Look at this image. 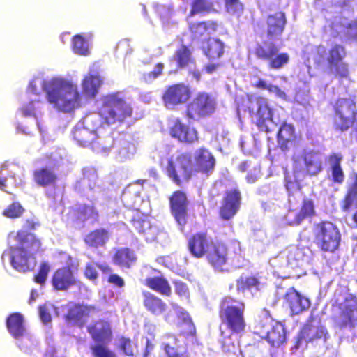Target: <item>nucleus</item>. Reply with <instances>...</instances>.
Returning a JSON list of instances; mask_svg holds the SVG:
<instances>
[{
    "mask_svg": "<svg viewBox=\"0 0 357 357\" xmlns=\"http://www.w3.org/2000/svg\"><path fill=\"white\" fill-rule=\"evenodd\" d=\"M345 32L349 38L357 40V19L356 21L349 24Z\"/></svg>",
    "mask_w": 357,
    "mask_h": 357,
    "instance_id": "obj_63",
    "label": "nucleus"
},
{
    "mask_svg": "<svg viewBox=\"0 0 357 357\" xmlns=\"http://www.w3.org/2000/svg\"><path fill=\"white\" fill-rule=\"evenodd\" d=\"M213 238L207 234L199 232L193 234L188 242V247L190 254L196 258H202L206 255L211 249Z\"/></svg>",
    "mask_w": 357,
    "mask_h": 357,
    "instance_id": "obj_18",
    "label": "nucleus"
},
{
    "mask_svg": "<svg viewBox=\"0 0 357 357\" xmlns=\"http://www.w3.org/2000/svg\"><path fill=\"white\" fill-rule=\"evenodd\" d=\"M205 54L211 59L220 58L224 52V44L219 39L209 38L204 47Z\"/></svg>",
    "mask_w": 357,
    "mask_h": 357,
    "instance_id": "obj_41",
    "label": "nucleus"
},
{
    "mask_svg": "<svg viewBox=\"0 0 357 357\" xmlns=\"http://www.w3.org/2000/svg\"><path fill=\"white\" fill-rule=\"evenodd\" d=\"M289 61V55L287 53H276L268 62V68L279 70L286 66Z\"/></svg>",
    "mask_w": 357,
    "mask_h": 357,
    "instance_id": "obj_48",
    "label": "nucleus"
},
{
    "mask_svg": "<svg viewBox=\"0 0 357 357\" xmlns=\"http://www.w3.org/2000/svg\"><path fill=\"white\" fill-rule=\"evenodd\" d=\"M264 283L255 276L241 275L236 280V289L238 293L245 294L250 292L252 295L259 291Z\"/></svg>",
    "mask_w": 357,
    "mask_h": 357,
    "instance_id": "obj_32",
    "label": "nucleus"
},
{
    "mask_svg": "<svg viewBox=\"0 0 357 357\" xmlns=\"http://www.w3.org/2000/svg\"><path fill=\"white\" fill-rule=\"evenodd\" d=\"M90 38V34H77L73 36L71 40L73 52L80 56H89L91 52Z\"/></svg>",
    "mask_w": 357,
    "mask_h": 357,
    "instance_id": "obj_37",
    "label": "nucleus"
},
{
    "mask_svg": "<svg viewBox=\"0 0 357 357\" xmlns=\"http://www.w3.org/2000/svg\"><path fill=\"white\" fill-rule=\"evenodd\" d=\"M143 303L145 308L155 315L162 314L166 310L167 305L160 298L150 292L143 293Z\"/></svg>",
    "mask_w": 357,
    "mask_h": 357,
    "instance_id": "obj_35",
    "label": "nucleus"
},
{
    "mask_svg": "<svg viewBox=\"0 0 357 357\" xmlns=\"http://www.w3.org/2000/svg\"><path fill=\"white\" fill-rule=\"evenodd\" d=\"M172 62H175L178 68H185L192 62L191 52L189 49L184 45L179 47L174 54Z\"/></svg>",
    "mask_w": 357,
    "mask_h": 357,
    "instance_id": "obj_46",
    "label": "nucleus"
},
{
    "mask_svg": "<svg viewBox=\"0 0 357 357\" xmlns=\"http://www.w3.org/2000/svg\"><path fill=\"white\" fill-rule=\"evenodd\" d=\"M185 340L183 334L177 337L167 334L162 337L160 347L167 357H190L186 349Z\"/></svg>",
    "mask_w": 357,
    "mask_h": 357,
    "instance_id": "obj_15",
    "label": "nucleus"
},
{
    "mask_svg": "<svg viewBox=\"0 0 357 357\" xmlns=\"http://www.w3.org/2000/svg\"><path fill=\"white\" fill-rule=\"evenodd\" d=\"M285 220L289 225H299L303 221L299 212L295 211H289L285 216Z\"/></svg>",
    "mask_w": 357,
    "mask_h": 357,
    "instance_id": "obj_59",
    "label": "nucleus"
},
{
    "mask_svg": "<svg viewBox=\"0 0 357 357\" xmlns=\"http://www.w3.org/2000/svg\"><path fill=\"white\" fill-rule=\"evenodd\" d=\"M314 242L325 252H334L339 246L341 239L337 227L331 222L324 221L314 224L313 227Z\"/></svg>",
    "mask_w": 357,
    "mask_h": 357,
    "instance_id": "obj_7",
    "label": "nucleus"
},
{
    "mask_svg": "<svg viewBox=\"0 0 357 357\" xmlns=\"http://www.w3.org/2000/svg\"><path fill=\"white\" fill-rule=\"evenodd\" d=\"M136 256L133 250L128 248L118 250L114 256V263L121 267L130 268L136 261Z\"/></svg>",
    "mask_w": 357,
    "mask_h": 357,
    "instance_id": "obj_39",
    "label": "nucleus"
},
{
    "mask_svg": "<svg viewBox=\"0 0 357 357\" xmlns=\"http://www.w3.org/2000/svg\"><path fill=\"white\" fill-rule=\"evenodd\" d=\"M299 213L303 220L314 215L315 210L313 202L310 199H304Z\"/></svg>",
    "mask_w": 357,
    "mask_h": 357,
    "instance_id": "obj_55",
    "label": "nucleus"
},
{
    "mask_svg": "<svg viewBox=\"0 0 357 357\" xmlns=\"http://www.w3.org/2000/svg\"><path fill=\"white\" fill-rule=\"evenodd\" d=\"M260 176V169L258 167H254L248 172L246 176V181L249 183H254L258 180Z\"/></svg>",
    "mask_w": 357,
    "mask_h": 357,
    "instance_id": "obj_62",
    "label": "nucleus"
},
{
    "mask_svg": "<svg viewBox=\"0 0 357 357\" xmlns=\"http://www.w3.org/2000/svg\"><path fill=\"white\" fill-rule=\"evenodd\" d=\"M342 156L339 153H333L328 157V166L331 172V180L338 184L344 181V174L341 167Z\"/></svg>",
    "mask_w": 357,
    "mask_h": 357,
    "instance_id": "obj_34",
    "label": "nucleus"
},
{
    "mask_svg": "<svg viewBox=\"0 0 357 357\" xmlns=\"http://www.w3.org/2000/svg\"><path fill=\"white\" fill-rule=\"evenodd\" d=\"M227 12L238 15L243 11V5L238 0H225Z\"/></svg>",
    "mask_w": 357,
    "mask_h": 357,
    "instance_id": "obj_58",
    "label": "nucleus"
},
{
    "mask_svg": "<svg viewBox=\"0 0 357 357\" xmlns=\"http://www.w3.org/2000/svg\"><path fill=\"white\" fill-rule=\"evenodd\" d=\"M133 226L146 241H153L159 233L158 227L148 218L134 220Z\"/></svg>",
    "mask_w": 357,
    "mask_h": 357,
    "instance_id": "obj_30",
    "label": "nucleus"
},
{
    "mask_svg": "<svg viewBox=\"0 0 357 357\" xmlns=\"http://www.w3.org/2000/svg\"><path fill=\"white\" fill-rule=\"evenodd\" d=\"M88 331L96 342L107 343L111 340L110 326L106 321L96 322L93 326L88 327Z\"/></svg>",
    "mask_w": 357,
    "mask_h": 357,
    "instance_id": "obj_33",
    "label": "nucleus"
},
{
    "mask_svg": "<svg viewBox=\"0 0 357 357\" xmlns=\"http://www.w3.org/2000/svg\"><path fill=\"white\" fill-rule=\"evenodd\" d=\"M323 160V155L316 151L300 150L294 153L293 169L295 178L285 176V187L289 197L299 192L298 179L307 176H316L322 171ZM289 201L291 202V198Z\"/></svg>",
    "mask_w": 357,
    "mask_h": 357,
    "instance_id": "obj_2",
    "label": "nucleus"
},
{
    "mask_svg": "<svg viewBox=\"0 0 357 357\" xmlns=\"http://www.w3.org/2000/svg\"><path fill=\"white\" fill-rule=\"evenodd\" d=\"M175 291L181 297H187L188 296L187 285L182 282H176L175 283Z\"/></svg>",
    "mask_w": 357,
    "mask_h": 357,
    "instance_id": "obj_64",
    "label": "nucleus"
},
{
    "mask_svg": "<svg viewBox=\"0 0 357 357\" xmlns=\"http://www.w3.org/2000/svg\"><path fill=\"white\" fill-rule=\"evenodd\" d=\"M109 239L108 232L103 229H96L85 237L86 243L94 248L104 245Z\"/></svg>",
    "mask_w": 357,
    "mask_h": 357,
    "instance_id": "obj_43",
    "label": "nucleus"
},
{
    "mask_svg": "<svg viewBox=\"0 0 357 357\" xmlns=\"http://www.w3.org/2000/svg\"><path fill=\"white\" fill-rule=\"evenodd\" d=\"M16 246H11L4 252L3 256L8 254L10 258L11 266L17 271L26 272L31 269L29 259L41 248V241L35 235L24 230L17 232Z\"/></svg>",
    "mask_w": 357,
    "mask_h": 357,
    "instance_id": "obj_4",
    "label": "nucleus"
},
{
    "mask_svg": "<svg viewBox=\"0 0 357 357\" xmlns=\"http://www.w3.org/2000/svg\"><path fill=\"white\" fill-rule=\"evenodd\" d=\"M190 97L189 89L183 84H176L170 86L163 96L164 102L168 109L186 102Z\"/></svg>",
    "mask_w": 357,
    "mask_h": 357,
    "instance_id": "obj_22",
    "label": "nucleus"
},
{
    "mask_svg": "<svg viewBox=\"0 0 357 357\" xmlns=\"http://www.w3.org/2000/svg\"><path fill=\"white\" fill-rule=\"evenodd\" d=\"M75 282L72 271L70 268L59 269L54 275L52 284L59 290L67 289Z\"/></svg>",
    "mask_w": 357,
    "mask_h": 357,
    "instance_id": "obj_36",
    "label": "nucleus"
},
{
    "mask_svg": "<svg viewBox=\"0 0 357 357\" xmlns=\"http://www.w3.org/2000/svg\"><path fill=\"white\" fill-rule=\"evenodd\" d=\"M116 160L119 162H125L133 158L136 153L135 145L124 139L118 141L116 147Z\"/></svg>",
    "mask_w": 357,
    "mask_h": 357,
    "instance_id": "obj_38",
    "label": "nucleus"
},
{
    "mask_svg": "<svg viewBox=\"0 0 357 357\" xmlns=\"http://www.w3.org/2000/svg\"><path fill=\"white\" fill-rule=\"evenodd\" d=\"M121 349L128 356L134 355V347L130 339L122 337L119 341Z\"/></svg>",
    "mask_w": 357,
    "mask_h": 357,
    "instance_id": "obj_60",
    "label": "nucleus"
},
{
    "mask_svg": "<svg viewBox=\"0 0 357 357\" xmlns=\"http://www.w3.org/2000/svg\"><path fill=\"white\" fill-rule=\"evenodd\" d=\"M340 310L336 319L337 324L342 328L352 329L357 327V299H346L340 305Z\"/></svg>",
    "mask_w": 357,
    "mask_h": 357,
    "instance_id": "obj_17",
    "label": "nucleus"
},
{
    "mask_svg": "<svg viewBox=\"0 0 357 357\" xmlns=\"http://www.w3.org/2000/svg\"><path fill=\"white\" fill-rule=\"evenodd\" d=\"M192 174L200 172L208 176L213 172L215 165V158L209 150L203 147L195 150L192 155Z\"/></svg>",
    "mask_w": 357,
    "mask_h": 357,
    "instance_id": "obj_16",
    "label": "nucleus"
},
{
    "mask_svg": "<svg viewBox=\"0 0 357 357\" xmlns=\"http://www.w3.org/2000/svg\"><path fill=\"white\" fill-rule=\"evenodd\" d=\"M285 115L284 116V118ZM282 126L278 133V143L281 145L282 149L287 148V144L294 139V129L291 124L284 122V119L280 124Z\"/></svg>",
    "mask_w": 357,
    "mask_h": 357,
    "instance_id": "obj_42",
    "label": "nucleus"
},
{
    "mask_svg": "<svg viewBox=\"0 0 357 357\" xmlns=\"http://www.w3.org/2000/svg\"><path fill=\"white\" fill-rule=\"evenodd\" d=\"M146 284L151 289L169 296L171 294V287L166 279L162 277H153L146 279Z\"/></svg>",
    "mask_w": 357,
    "mask_h": 357,
    "instance_id": "obj_44",
    "label": "nucleus"
},
{
    "mask_svg": "<svg viewBox=\"0 0 357 357\" xmlns=\"http://www.w3.org/2000/svg\"><path fill=\"white\" fill-rule=\"evenodd\" d=\"M91 349L94 357H116L107 347L100 344L92 345Z\"/></svg>",
    "mask_w": 357,
    "mask_h": 357,
    "instance_id": "obj_53",
    "label": "nucleus"
},
{
    "mask_svg": "<svg viewBox=\"0 0 357 357\" xmlns=\"http://www.w3.org/2000/svg\"><path fill=\"white\" fill-rule=\"evenodd\" d=\"M317 52L319 56L318 62L320 63L326 62L331 74L341 77H346L347 75V66L342 62L346 52L342 45H335L328 51H326L324 46L320 45L317 47Z\"/></svg>",
    "mask_w": 357,
    "mask_h": 357,
    "instance_id": "obj_8",
    "label": "nucleus"
},
{
    "mask_svg": "<svg viewBox=\"0 0 357 357\" xmlns=\"http://www.w3.org/2000/svg\"><path fill=\"white\" fill-rule=\"evenodd\" d=\"M96 266H98L100 269H102L104 272L109 270L107 265L100 264L96 265L93 263H88L86 266L84 274L86 277L91 280L96 279L98 276V272L96 271Z\"/></svg>",
    "mask_w": 357,
    "mask_h": 357,
    "instance_id": "obj_54",
    "label": "nucleus"
},
{
    "mask_svg": "<svg viewBox=\"0 0 357 357\" xmlns=\"http://www.w3.org/2000/svg\"><path fill=\"white\" fill-rule=\"evenodd\" d=\"M248 100L250 115L261 131L271 132L283 121V108H272L268 100L262 97L248 96Z\"/></svg>",
    "mask_w": 357,
    "mask_h": 357,
    "instance_id": "obj_3",
    "label": "nucleus"
},
{
    "mask_svg": "<svg viewBox=\"0 0 357 357\" xmlns=\"http://www.w3.org/2000/svg\"><path fill=\"white\" fill-rule=\"evenodd\" d=\"M6 327L10 334L16 340L26 334L24 317L19 312L12 313L7 317Z\"/></svg>",
    "mask_w": 357,
    "mask_h": 357,
    "instance_id": "obj_29",
    "label": "nucleus"
},
{
    "mask_svg": "<svg viewBox=\"0 0 357 357\" xmlns=\"http://www.w3.org/2000/svg\"><path fill=\"white\" fill-rule=\"evenodd\" d=\"M110 134L111 130L107 127H104L102 133L96 132L90 146L91 149L98 153L107 155L114 144V139Z\"/></svg>",
    "mask_w": 357,
    "mask_h": 357,
    "instance_id": "obj_25",
    "label": "nucleus"
},
{
    "mask_svg": "<svg viewBox=\"0 0 357 357\" xmlns=\"http://www.w3.org/2000/svg\"><path fill=\"white\" fill-rule=\"evenodd\" d=\"M102 80L97 73L90 70L82 83V95L77 84L62 77L52 78L46 82V96L53 107L63 112H70L82 107L84 97L95 98Z\"/></svg>",
    "mask_w": 357,
    "mask_h": 357,
    "instance_id": "obj_1",
    "label": "nucleus"
},
{
    "mask_svg": "<svg viewBox=\"0 0 357 357\" xmlns=\"http://www.w3.org/2000/svg\"><path fill=\"white\" fill-rule=\"evenodd\" d=\"M170 305L172 310L164 315L165 321L170 324H185L188 326L189 333L192 335L195 333V326L188 312L175 303H171Z\"/></svg>",
    "mask_w": 357,
    "mask_h": 357,
    "instance_id": "obj_21",
    "label": "nucleus"
},
{
    "mask_svg": "<svg viewBox=\"0 0 357 357\" xmlns=\"http://www.w3.org/2000/svg\"><path fill=\"white\" fill-rule=\"evenodd\" d=\"M79 210L84 220L88 218H96L97 213L94 210L93 207L89 205H84L80 206Z\"/></svg>",
    "mask_w": 357,
    "mask_h": 357,
    "instance_id": "obj_61",
    "label": "nucleus"
},
{
    "mask_svg": "<svg viewBox=\"0 0 357 357\" xmlns=\"http://www.w3.org/2000/svg\"><path fill=\"white\" fill-rule=\"evenodd\" d=\"M268 342L273 347H279L285 342L286 333L284 326L280 323H275L273 326H266L263 331Z\"/></svg>",
    "mask_w": 357,
    "mask_h": 357,
    "instance_id": "obj_31",
    "label": "nucleus"
},
{
    "mask_svg": "<svg viewBox=\"0 0 357 357\" xmlns=\"http://www.w3.org/2000/svg\"><path fill=\"white\" fill-rule=\"evenodd\" d=\"M356 105L350 98H340L334 106L333 126L337 130H347L354 124Z\"/></svg>",
    "mask_w": 357,
    "mask_h": 357,
    "instance_id": "obj_11",
    "label": "nucleus"
},
{
    "mask_svg": "<svg viewBox=\"0 0 357 357\" xmlns=\"http://www.w3.org/2000/svg\"><path fill=\"white\" fill-rule=\"evenodd\" d=\"M279 52V49L273 43H264L258 45L255 49V55L259 59L266 62V64L275 54Z\"/></svg>",
    "mask_w": 357,
    "mask_h": 357,
    "instance_id": "obj_40",
    "label": "nucleus"
},
{
    "mask_svg": "<svg viewBox=\"0 0 357 357\" xmlns=\"http://www.w3.org/2000/svg\"><path fill=\"white\" fill-rule=\"evenodd\" d=\"M103 130L100 126V116L96 113H91L86 115L82 123L76 125L73 130V137L80 146H90L96 132L102 133Z\"/></svg>",
    "mask_w": 357,
    "mask_h": 357,
    "instance_id": "obj_9",
    "label": "nucleus"
},
{
    "mask_svg": "<svg viewBox=\"0 0 357 357\" xmlns=\"http://www.w3.org/2000/svg\"><path fill=\"white\" fill-rule=\"evenodd\" d=\"M172 215L180 227L186 222V196L180 191L176 192L170 199Z\"/></svg>",
    "mask_w": 357,
    "mask_h": 357,
    "instance_id": "obj_24",
    "label": "nucleus"
},
{
    "mask_svg": "<svg viewBox=\"0 0 357 357\" xmlns=\"http://www.w3.org/2000/svg\"><path fill=\"white\" fill-rule=\"evenodd\" d=\"M287 20L283 12H277L269 15L267 18V32L271 38L280 36L284 29Z\"/></svg>",
    "mask_w": 357,
    "mask_h": 357,
    "instance_id": "obj_28",
    "label": "nucleus"
},
{
    "mask_svg": "<svg viewBox=\"0 0 357 357\" xmlns=\"http://www.w3.org/2000/svg\"><path fill=\"white\" fill-rule=\"evenodd\" d=\"M284 300L288 304L291 313L294 314H298L303 312L310 305L309 300L307 298L302 296L294 288H289L287 289L284 295Z\"/></svg>",
    "mask_w": 357,
    "mask_h": 357,
    "instance_id": "obj_26",
    "label": "nucleus"
},
{
    "mask_svg": "<svg viewBox=\"0 0 357 357\" xmlns=\"http://www.w3.org/2000/svg\"><path fill=\"white\" fill-rule=\"evenodd\" d=\"M241 192L236 189L228 190L220 208V216L224 220H229L238 211L241 204Z\"/></svg>",
    "mask_w": 357,
    "mask_h": 357,
    "instance_id": "obj_20",
    "label": "nucleus"
},
{
    "mask_svg": "<svg viewBox=\"0 0 357 357\" xmlns=\"http://www.w3.org/2000/svg\"><path fill=\"white\" fill-rule=\"evenodd\" d=\"M169 128L172 137L181 142L193 143L198 139L196 130L183 123L178 119L172 121Z\"/></svg>",
    "mask_w": 357,
    "mask_h": 357,
    "instance_id": "obj_19",
    "label": "nucleus"
},
{
    "mask_svg": "<svg viewBox=\"0 0 357 357\" xmlns=\"http://www.w3.org/2000/svg\"><path fill=\"white\" fill-rule=\"evenodd\" d=\"M132 110L130 103L118 92L104 96L96 114L100 116V126L104 128L124 122L132 116Z\"/></svg>",
    "mask_w": 357,
    "mask_h": 357,
    "instance_id": "obj_5",
    "label": "nucleus"
},
{
    "mask_svg": "<svg viewBox=\"0 0 357 357\" xmlns=\"http://www.w3.org/2000/svg\"><path fill=\"white\" fill-rule=\"evenodd\" d=\"M205 257L216 271H222L227 261V249L223 243L214 242Z\"/></svg>",
    "mask_w": 357,
    "mask_h": 357,
    "instance_id": "obj_23",
    "label": "nucleus"
},
{
    "mask_svg": "<svg viewBox=\"0 0 357 357\" xmlns=\"http://www.w3.org/2000/svg\"><path fill=\"white\" fill-rule=\"evenodd\" d=\"M213 9V3L210 0H194L191 13L209 12Z\"/></svg>",
    "mask_w": 357,
    "mask_h": 357,
    "instance_id": "obj_50",
    "label": "nucleus"
},
{
    "mask_svg": "<svg viewBox=\"0 0 357 357\" xmlns=\"http://www.w3.org/2000/svg\"><path fill=\"white\" fill-rule=\"evenodd\" d=\"M244 309L243 302L234 300L231 297L225 298L221 303L222 320L234 333H239L245 329Z\"/></svg>",
    "mask_w": 357,
    "mask_h": 357,
    "instance_id": "obj_6",
    "label": "nucleus"
},
{
    "mask_svg": "<svg viewBox=\"0 0 357 357\" xmlns=\"http://www.w3.org/2000/svg\"><path fill=\"white\" fill-rule=\"evenodd\" d=\"M264 319L258 321L255 329L256 333H259L261 337H264L266 334L263 333L266 326H273L275 323H273V319L268 315V313L266 310H263L261 312Z\"/></svg>",
    "mask_w": 357,
    "mask_h": 357,
    "instance_id": "obj_52",
    "label": "nucleus"
},
{
    "mask_svg": "<svg viewBox=\"0 0 357 357\" xmlns=\"http://www.w3.org/2000/svg\"><path fill=\"white\" fill-rule=\"evenodd\" d=\"M216 106L215 98L205 92L199 93L188 105L187 116L189 119L198 121L211 115Z\"/></svg>",
    "mask_w": 357,
    "mask_h": 357,
    "instance_id": "obj_12",
    "label": "nucleus"
},
{
    "mask_svg": "<svg viewBox=\"0 0 357 357\" xmlns=\"http://www.w3.org/2000/svg\"><path fill=\"white\" fill-rule=\"evenodd\" d=\"M24 212V208L22 204L18 202H13L3 210L2 214L8 218L15 219L22 216Z\"/></svg>",
    "mask_w": 357,
    "mask_h": 357,
    "instance_id": "obj_49",
    "label": "nucleus"
},
{
    "mask_svg": "<svg viewBox=\"0 0 357 357\" xmlns=\"http://www.w3.org/2000/svg\"><path fill=\"white\" fill-rule=\"evenodd\" d=\"M190 28L191 32L195 37H199L203 36L205 33L210 34L211 32L215 31L217 28V24L212 21L199 22L191 24Z\"/></svg>",
    "mask_w": 357,
    "mask_h": 357,
    "instance_id": "obj_47",
    "label": "nucleus"
},
{
    "mask_svg": "<svg viewBox=\"0 0 357 357\" xmlns=\"http://www.w3.org/2000/svg\"><path fill=\"white\" fill-rule=\"evenodd\" d=\"M157 12L160 16L164 26H168L169 24L172 23L171 18L173 10L170 6L160 5L157 8Z\"/></svg>",
    "mask_w": 357,
    "mask_h": 357,
    "instance_id": "obj_51",
    "label": "nucleus"
},
{
    "mask_svg": "<svg viewBox=\"0 0 357 357\" xmlns=\"http://www.w3.org/2000/svg\"><path fill=\"white\" fill-rule=\"evenodd\" d=\"M165 172L176 185H181L193 175L192 159L188 154L172 156L167 161Z\"/></svg>",
    "mask_w": 357,
    "mask_h": 357,
    "instance_id": "obj_10",
    "label": "nucleus"
},
{
    "mask_svg": "<svg viewBox=\"0 0 357 357\" xmlns=\"http://www.w3.org/2000/svg\"><path fill=\"white\" fill-rule=\"evenodd\" d=\"M164 68V64L158 63L153 71L144 74L143 79L147 83H151L157 79L161 74Z\"/></svg>",
    "mask_w": 357,
    "mask_h": 357,
    "instance_id": "obj_56",
    "label": "nucleus"
},
{
    "mask_svg": "<svg viewBox=\"0 0 357 357\" xmlns=\"http://www.w3.org/2000/svg\"><path fill=\"white\" fill-rule=\"evenodd\" d=\"M328 338L329 334L324 326L319 324H307L301 330L295 347L299 349L303 347V343L305 345L307 342L324 346Z\"/></svg>",
    "mask_w": 357,
    "mask_h": 357,
    "instance_id": "obj_14",
    "label": "nucleus"
},
{
    "mask_svg": "<svg viewBox=\"0 0 357 357\" xmlns=\"http://www.w3.org/2000/svg\"><path fill=\"white\" fill-rule=\"evenodd\" d=\"M311 251L307 248L290 246L280 252L275 260L281 262L282 266H289L291 268L303 267L310 263Z\"/></svg>",
    "mask_w": 357,
    "mask_h": 357,
    "instance_id": "obj_13",
    "label": "nucleus"
},
{
    "mask_svg": "<svg viewBox=\"0 0 357 357\" xmlns=\"http://www.w3.org/2000/svg\"><path fill=\"white\" fill-rule=\"evenodd\" d=\"M63 153V150L58 149L54 153H52L47 158L46 157V185L54 183L56 181V172L62 163Z\"/></svg>",
    "mask_w": 357,
    "mask_h": 357,
    "instance_id": "obj_27",
    "label": "nucleus"
},
{
    "mask_svg": "<svg viewBox=\"0 0 357 357\" xmlns=\"http://www.w3.org/2000/svg\"><path fill=\"white\" fill-rule=\"evenodd\" d=\"M357 200V183L355 182L354 185L349 188L348 193L345 197L344 209L348 210L353 203Z\"/></svg>",
    "mask_w": 357,
    "mask_h": 357,
    "instance_id": "obj_57",
    "label": "nucleus"
},
{
    "mask_svg": "<svg viewBox=\"0 0 357 357\" xmlns=\"http://www.w3.org/2000/svg\"><path fill=\"white\" fill-rule=\"evenodd\" d=\"M89 310L82 305H75L69 309L67 319L78 326H82L85 322V317L88 315Z\"/></svg>",
    "mask_w": 357,
    "mask_h": 357,
    "instance_id": "obj_45",
    "label": "nucleus"
}]
</instances>
